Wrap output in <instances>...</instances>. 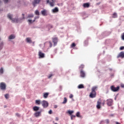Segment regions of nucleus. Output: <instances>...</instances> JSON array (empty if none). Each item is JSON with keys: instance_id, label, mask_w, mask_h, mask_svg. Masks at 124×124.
<instances>
[{"instance_id": "nucleus-1", "label": "nucleus", "mask_w": 124, "mask_h": 124, "mask_svg": "<svg viewBox=\"0 0 124 124\" xmlns=\"http://www.w3.org/2000/svg\"><path fill=\"white\" fill-rule=\"evenodd\" d=\"M97 89V86H94L92 88V92L90 94V97H91V98H94V97H95V96H96V92H95V91H96Z\"/></svg>"}, {"instance_id": "nucleus-2", "label": "nucleus", "mask_w": 124, "mask_h": 124, "mask_svg": "<svg viewBox=\"0 0 124 124\" xmlns=\"http://www.w3.org/2000/svg\"><path fill=\"white\" fill-rule=\"evenodd\" d=\"M8 18H9V19H10V20H12L13 23H18L19 22V20H18V19L17 18H15L14 19H13L12 18V15H10V14H8L7 16Z\"/></svg>"}, {"instance_id": "nucleus-3", "label": "nucleus", "mask_w": 124, "mask_h": 124, "mask_svg": "<svg viewBox=\"0 0 124 124\" xmlns=\"http://www.w3.org/2000/svg\"><path fill=\"white\" fill-rule=\"evenodd\" d=\"M110 90H111L112 92L116 93V92H118L120 90V86L115 87V86L112 85L110 86Z\"/></svg>"}, {"instance_id": "nucleus-4", "label": "nucleus", "mask_w": 124, "mask_h": 124, "mask_svg": "<svg viewBox=\"0 0 124 124\" xmlns=\"http://www.w3.org/2000/svg\"><path fill=\"white\" fill-rule=\"evenodd\" d=\"M0 89L2 91H5L6 90V84L4 82L0 83Z\"/></svg>"}, {"instance_id": "nucleus-5", "label": "nucleus", "mask_w": 124, "mask_h": 124, "mask_svg": "<svg viewBox=\"0 0 124 124\" xmlns=\"http://www.w3.org/2000/svg\"><path fill=\"white\" fill-rule=\"evenodd\" d=\"M48 102L46 100H43L42 101V105L44 108H47L48 107Z\"/></svg>"}, {"instance_id": "nucleus-6", "label": "nucleus", "mask_w": 124, "mask_h": 124, "mask_svg": "<svg viewBox=\"0 0 124 124\" xmlns=\"http://www.w3.org/2000/svg\"><path fill=\"white\" fill-rule=\"evenodd\" d=\"M101 100L99 99L97 102V105H96L97 108L100 109V108H101Z\"/></svg>"}, {"instance_id": "nucleus-7", "label": "nucleus", "mask_w": 124, "mask_h": 124, "mask_svg": "<svg viewBox=\"0 0 124 124\" xmlns=\"http://www.w3.org/2000/svg\"><path fill=\"white\" fill-rule=\"evenodd\" d=\"M41 1V0H34V1L32 2V4L33 6H36V4H39Z\"/></svg>"}, {"instance_id": "nucleus-8", "label": "nucleus", "mask_w": 124, "mask_h": 124, "mask_svg": "<svg viewBox=\"0 0 124 124\" xmlns=\"http://www.w3.org/2000/svg\"><path fill=\"white\" fill-rule=\"evenodd\" d=\"M52 42L54 43V46H56L58 43V37L52 38Z\"/></svg>"}, {"instance_id": "nucleus-9", "label": "nucleus", "mask_w": 124, "mask_h": 124, "mask_svg": "<svg viewBox=\"0 0 124 124\" xmlns=\"http://www.w3.org/2000/svg\"><path fill=\"white\" fill-rule=\"evenodd\" d=\"M80 77H82V78H85V77H86V74L83 70H80Z\"/></svg>"}, {"instance_id": "nucleus-10", "label": "nucleus", "mask_w": 124, "mask_h": 124, "mask_svg": "<svg viewBox=\"0 0 124 124\" xmlns=\"http://www.w3.org/2000/svg\"><path fill=\"white\" fill-rule=\"evenodd\" d=\"M117 58H121L122 59H124V52H121L117 56Z\"/></svg>"}, {"instance_id": "nucleus-11", "label": "nucleus", "mask_w": 124, "mask_h": 124, "mask_svg": "<svg viewBox=\"0 0 124 124\" xmlns=\"http://www.w3.org/2000/svg\"><path fill=\"white\" fill-rule=\"evenodd\" d=\"M112 104H113V100L109 99L108 100L107 105L108 106H111Z\"/></svg>"}, {"instance_id": "nucleus-12", "label": "nucleus", "mask_w": 124, "mask_h": 124, "mask_svg": "<svg viewBox=\"0 0 124 124\" xmlns=\"http://www.w3.org/2000/svg\"><path fill=\"white\" fill-rule=\"evenodd\" d=\"M35 117H39L41 116V111H37L34 113Z\"/></svg>"}, {"instance_id": "nucleus-13", "label": "nucleus", "mask_w": 124, "mask_h": 124, "mask_svg": "<svg viewBox=\"0 0 124 124\" xmlns=\"http://www.w3.org/2000/svg\"><path fill=\"white\" fill-rule=\"evenodd\" d=\"M83 6L84 8H89V7H90V3H85L83 4Z\"/></svg>"}, {"instance_id": "nucleus-14", "label": "nucleus", "mask_w": 124, "mask_h": 124, "mask_svg": "<svg viewBox=\"0 0 124 124\" xmlns=\"http://www.w3.org/2000/svg\"><path fill=\"white\" fill-rule=\"evenodd\" d=\"M41 14L43 16H46L47 15V11L46 10H43L41 11Z\"/></svg>"}, {"instance_id": "nucleus-15", "label": "nucleus", "mask_w": 124, "mask_h": 124, "mask_svg": "<svg viewBox=\"0 0 124 124\" xmlns=\"http://www.w3.org/2000/svg\"><path fill=\"white\" fill-rule=\"evenodd\" d=\"M39 58H44L45 55H44V53H42V52H41V51H39Z\"/></svg>"}, {"instance_id": "nucleus-16", "label": "nucleus", "mask_w": 124, "mask_h": 124, "mask_svg": "<svg viewBox=\"0 0 124 124\" xmlns=\"http://www.w3.org/2000/svg\"><path fill=\"white\" fill-rule=\"evenodd\" d=\"M26 40L28 43H32V42L31 41V38L30 37L26 38Z\"/></svg>"}, {"instance_id": "nucleus-17", "label": "nucleus", "mask_w": 124, "mask_h": 124, "mask_svg": "<svg viewBox=\"0 0 124 124\" xmlns=\"http://www.w3.org/2000/svg\"><path fill=\"white\" fill-rule=\"evenodd\" d=\"M53 13H56V12H59V9L58 7H55L52 10Z\"/></svg>"}, {"instance_id": "nucleus-18", "label": "nucleus", "mask_w": 124, "mask_h": 124, "mask_svg": "<svg viewBox=\"0 0 124 124\" xmlns=\"http://www.w3.org/2000/svg\"><path fill=\"white\" fill-rule=\"evenodd\" d=\"M33 111H38V110H39V107L37 106H34L33 107Z\"/></svg>"}, {"instance_id": "nucleus-19", "label": "nucleus", "mask_w": 124, "mask_h": 124, "mask_svg": "<svg viewBox=\"0 0 124 124\" xmlns=\"http://www.w3.org/2000/svg\"><path fill=\"white\" fill-rule=\"evenodd\" d=\"M48 95H49V93H44V98H47V97H48Z\"/></svg>"}, {"instance_id": "nucleus-20", "label": "nucleus", "mask_w": 124, "mask_h": 124, "mask_svg": "<svg viewBox=\"0 0 124 124\" xmlns=\"http://www.w3.org/2000/svg\"><path fill=\"white\" fill-rule=\"evenodd\" d=\"M85 67V65L84 64H81L79 67V69L81 70H83V68Z\"/></svg>"}, {"instance_id": "nucleus-21", "label": "nucleus", "mask_w": 124, "mask_h": 124, "mask_svg": "<svg viewBox=\"0 0 124 124\" xmlns=\"http://www.w3.org/2000/svg\"><path fill=\"white\" fill-rule=\"evenodd\" d=\"M35 103L37 105H40V103H41V101H40V100H36L35 101Z\"/></svg>"}, {"instance_id": "nucleus-22", "label": "nucleus", "mask_w": 124, "mask_h": 124, "mask_svg": "<svg viewBox=\"0 0 124 124\" xmlns=\"http://www.w3.org/2000/svg\"><path fill=\"white\" fill-rule=\"evenodd\" d=\"M15 38V35H11L9 36V39H14Z\"/></svg>"}, {"instance_id": "nucleus-23", "label": "nucleus", "mask_w": 124, "mask_h": 124, "mask_svg": "<svg viewBox=\"0 0 124 124\" xmlns=\"http://www.w3.org/2000/svg\"><path fill=\"white\" fill-rule=\"evenodd\" d=\"M67 102V98L66 97L64 98V100L62 102V104H65Z\"/></svg>"}, {"instance_id": "nucleus-24", "label": "nucleus", "mask_w": 124, "mask_h": 124, "mask_svg": "<svg viewBox=\"0 0 124 124\" xmlns=\"http://www.w3.org/2000/svg\"><path fill=\"white\" fill-rule=\"evenodd\" d=\"M68 114H69V115H71H71H72V114H73V113H74V111H73V110H68Z\"/></svg>"}, {"instance_id": "nucleus-25", "label": "nucleus", "mask_w": 124, "mask_h": 124, "mask_svg": "<svg viewBox=\"0 0 124 124\" xmlns=\"http://www.w3.org/2000/svg\"><path fill=\"white\" fill-rule=\"evenodd\" d=\"M76 46V44L75 43H73L71 45V48H74V47H75Z\"/></svg>"}, {"instance_id": "nucleus-26", "label": "nucleus", "mask_w": 124, "mask_h": 124, "mask_svg": "<svg viewBox=\"0 0 124 124\" xmlns=\"http://www.w3.org/2000/svg\"><path fill=\"white\" fill-rule=\"evenodd\" d=\"M78 89H83L84 88V85L83 84H80L78 86Z\"/></svg>"}, {"instance_id": "nucleus-27", "label": "nucleus", "mask_w": 124, "mask_h": 124, "mask_svg": "<svg viewBox=\"0 0 124 124\" xmlns=\"http://www.w3.org/2000/svg\"><path fill=\"white\" fill-rule=\"evenodd\" d=\"M54 3H55V1H53L52 2H49V4H50V6H52V7L54 6Z\"/></svg>"}, {"instance_id": "nucleus-28", "label": "nucleus", "mask_w": 124, "mask_h": 124, "mask_svg": "<svg viewBox=\"0 0 124 124\" xmlns=\"http://www.w3.org/2000/svg\"><path fill=\"white\" fill-rule=\"evenodd\" d=\"M117 17H118V16L117 15V13H114L113 14L112 18H117Z\"/></svg>"}, {"instance_id": "nucleus-29", "label": "nucleus", "mask_w": 124, "mask_h": 124, "mask_svg": "<svg viewBox=\"0 0 124 124\" xmlns=\"http://www.w3.org/2000/svg\"><path fill=\"white\" fill-rule=\"evenodd\" d=\"M5 97L6 99H8V98H9V94L7 93L5 94Z\"/></svg>"}, {"instance_id": "nucleus-30", "label": "nucleus", "mask_w": 124, "mask_h": 124, "mask_svg": "<svg viewBox=\"0 0 124 124\" xmlns=\"http://www.w3.org/2000/svg\"><path fill=\"white\" fill-rule=\"evenodd\" d=\"M35 15H39V11L38 10L35 11Z\"/></svg>"}, {"instance_id": "nucleus-31", "label": "nucleus", "mask_w": 124, "mask_h": 124, "mask_svg": "<svg viewBox=\"0 0 124 124\" xmlns=\"http://www.w3.org/2000/svg\"><path fill=\"white\" fill-rule=\"evenodd\" d=\"M33 15L32 14L28 15V18H33Z\"/></svg>"}, {"instance_id": "nucleus-32", "label": "nucleus", "mask_w": 124, "mask_h": 124, "mask_svg": "<svg viewBox=\"0 0 124 124\" xmlns=\"http://www.w3.org/2000/svg\"><path fill=\"white\" fill-rule=\"evenodd\" d=\"M3 73V69L2 68H1L0 69V74H2Z\"/></svg>"}, {"instance_id": "nucleus-33", "label": "nucleus", "mask_w": 124, "mask_h": 124, "mask_svg": "<svg viewBox=\"0 0 124 124\" xmlns=\"http://www.w3.org/2000/svg\"><path fill=\"white\" fill-rule=\"evenodd\" d=\"M76 116L77 117H78V118H79V117H80V112H78L76 113Z\"/></svg>"}, {"instance_id": "nucleus-34", "label": "nucleus", "mask_w": 124, "mask_h": 124, "mask_svg": "<svg viewBox=\"0 0 124 124\" xmlns=\"http://www.w3.org/2000/svg\"><path fill=\"white\" fill-rule=\"evenodd\" d=\"M47 27L48 28V29H52L53 28V26H52L51 25H48L47 26Z\"/></svg>"}, {"instance_id": "nucleus-35", "label": "nucleus", "mask_w": 124, "mask_h": 124, "mask_svg": "<svg viewBox=\"0 0 124 124\" xmlns=\"http://www.w3.org/2000/svg\"><path fill=\"white\" fill-rule=\"evenodd\" d=\"M76 117V115H71V120H73V118H75Z\"/></svg>"}, {"instance_id": "nucleus-36", "label": "nucleus", "mask_w": 124, "mask_h": 124, "mask_svg": "<svg viewBox=\"0 0 124 124\" xmlns=\"http://www.w3.org/2000/svg\"><path fill=\"white\" fill-rule=\"evenodd\" d=\"M39 18V16H37L34 17V20L33 21V22H35V20H36V19H38Z\"/></svg>"}, {"instance_id": "nucleus-37", "label": "nucleus", "mask_w": 124, "mask_h": 124, "mask_svg": "<svg viewBox=\"0 0 124 124\" xmlns=\"http://www.w3.org/2000/svg\"><path fill=\"white\" fill-rule=\"evenodd\" d=\"M105 122H106V124H109V123H110V122L108 119L106 120Z\"/></svg>"}, {"instance_id": "nucleus-38", "label": "nucleus", "mask_w": 124, "mask_h": 124, "mask_svg": "<svg viewBox=\"0 0 124 124\" xmlns=\"http://www.w3.org/2000/svg\"><path fill=\"white\" fill-rule=\"evenodd\" d=\"M3 45L2 44H0V50H1L2 49Z\"/></svg>"}, {"instance_id": "nucleus-39", "label": "nucleus", "mask_w": 124, "mask_h": 124, "mask_svg": "<svg viewBox=\"0 0 124 124\" xmlns=\"http://www.w3.org/2000/svg\"><path fill=\"white\" fill-rule=\"evenodd\" d=\"M122 39H123V40H124V32L123 33L122 35Z\"/></svg>"}, {"instance_id": "nucleus-40", "label": "nucleus", "mask_w": 124, "mask_h": 124, "mask_svg": "<svg viewBox=\"0 0 124 124\" xmlns=\"http://www.w3.org/2000/svg\"><path fill=\"white\" fill-rule=\"evenodd\" d=\"M49 47H51L52 46V43L51 42H49Z\"/></svg>"}, {"instance_id": "nucleus-41", "label": "nucleus", "mask_w": 124, "mask_h": 124, "mask_svg": "<svg viewBox=\"0 0 124 124\" xmlns=\"http://www.w3.org/2000/svg\"><path fill=\"white\" fill-rule=\"evenodd\" d=\"M5 3H7L8 2V0H3Z\"/></svg>"}, {"instance_id": "nucleus-42", "label": "nucleus", "mask_w": 124, "mask_h": 124, "mask_svg": "<svg viewBox=\"0 0 124 124\" xmlns=\"http://www.w3.org/2000/svg\"><path fill=\"white\" fill-rule=\"evenodd\" d=\"M70 98H73V95L72 94H71L69 96Z\"/></svg>"}, {"instance_id": "nucleus-43", "label": "nucleus", "mask_w": 124, "mask_h": 124, "mask_svg": "<svg viewBox=\"0 0 124 124\" xmlns=\"http://www.w3.org/2000/svg\"><path fill=\"white\" fill-rule=\"evenodd\" d=\"M120 49L121 50H124V46H121L120 48Z\"/></svg>"}, {"instance_id": "nucleus-44", "label": "nucleus", "mask_w": 124, "mask_h": 124, "mask_svg": "<svg viewBox=\"0 0 124 124\" xmlns=\"http://www.w3.org/2000/svg\"><path fill=\"white\" fill-rule=\"evenodd\" d=\"M22 16H23V17H22V19H25V14H22Z\"/></svg>"}, {"instance_id": "nucleus-45", "label": "nucleus", "mask_w": 124, "mask_h": 124, "mask_svg": "<svg viewBox=\"0 0 124 124\" xmlns=\"http://www.w3.org/2000/svg\"><path fill=\"white\" fill-rule=\"evenodd\" d=\"M52 113H53V111H52V110L50 109V110L48 111V113L51 115V114H52Z\"/></svg>"}, {"instance_id": "nucleus-46", "label": "nucleus", "mask_w": 124, "mask_h": 124, "mask_svg": "<svg viewBox=\"0 0 124 124\" xmlns=\"http://www.w3.org/2000/svg\"><path fill=\"white\" fill-rule=\"evenodd\" d=\"M52 76H53V75L52 74H50L48 76V78H51V77H52Z\"/></svg>"}, {"instance_id": "nucleus-47", "label": "nucleus", "mask_w": 124, "mask_h": 124, "mask_svg": "<svg viewBox=\"0 0 124 124\" xmlns=\"http://www.w3.org/2000/svg\"><path fill=\"white\" fill-rule=\"evenodd\" d=\"M16 116H17V117H20V114L19 113H16Z\"/></svg>"}, {"instance_id": "nucleus-48", "label": "nucleus", "mask_w": 124, "mask_h": 124, "mask_svg": "<svg viewBox=\"0 0 124 124\" xmlns=\"http://www.w3.org/2000/svg\"><path fill=\"white\" fill-rule=\"evenodd\" d=\"M28 22L30 23V24H31L32 20H28Z\"/></svg>"}, {"instance_id": "nucleus-49", "label": "nucleus", "mask_w": 124, "mask_h": 124, "mask_svg": "<svg viewBox=\"0 0 124 124\" xmlns=\"http://www.w3.org/2000/svg\"><path fill=\"white\" fill-rule=\"evenodd\" d=\"M55 120L56 121H59V118L56 117Z\"/></svg>"}, {"instance_id": "nucleus-50", "label": "nucleus", "mask_w": 124, "mask_h": 124, "mask_svg": "<svg viewBox=\"0 0 124 124\" xmlns=\"http://www.w3.org/2000/svg\"><path fill=\"white\" fill-rule=\"evenodd\" d=\"M54 108H58V106L55 105V106H54Z\"/></svg>"}, {"instance_id": "nucleus-51", "label": "nucleus", "mask_w": 124, "mask_h": 124, "mask_svg": "<svg viewBox=\"0 0 124 124\" xmlns=\"http://www.w3.org/2000/svg\"><path fill=\"white\" fill-rule=\"evenodd\" d=\"M46 2H47V3H50V1H49V0H47L46 1Z\"/></svg>"}, {"instance_id": "nucleus-52", "label": "nucleus", "mask_w": 124, "mask_h": 124, "mask_svg": "<svg viewBox=\"0 0 124 124\" xmlns=\"http://www.w3.org/2000/svg\"><path fill=\"white\" fill-rule=\"evenodd\" d=\"M104 104H105V101H104L103 102V105H104Z\"/></svg>"}, {"instance_id": "nucleus-53", "label": "nucleus", "mask_w": 124, "mask_h": 124, "mask_svg": "<svg viewBox=\"0 0 124 124\" xmlns=\"http://www.w3.org/2000/svg\"><path fill=\"white\" fill-rule=\"evenodd\" d=\"M58 124V123H55V124Z\"/></svg>"}, {"instance_id": "nucleus-54", "label": "nucleus", "mask_w": 124, "mask_h": 124, "mask_svg": "<svg viewBox=\"0 0 124 124\" xmlns=\"http://www.w3.org/2000/svg\"><path fill=\"white\" fill-rule=\"evenodd\" d=\"M52 0V1H54V0Z\"/></svg>"}, {"instance_id": "nucleus-55", "label": "nucleus", "mask_w": 124, "mask_h": 124, "mask_svg": "<svg viewBox=\"0 0 124 124\" xmlns=\"http://www.w3.org/2000/svg\"><path fill=\"white\" fill-rule=\"evenodd\" d=\"M1 2L0 1V3H1Z\"/></svg>"}]
</instances>
